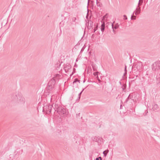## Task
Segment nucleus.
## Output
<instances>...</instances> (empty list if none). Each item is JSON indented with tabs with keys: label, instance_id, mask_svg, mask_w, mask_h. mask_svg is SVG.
Segmentation results:
<instances>
[{
	"label": "nucleus",
	"instance_id": "1",
	"mask_svg": "<svg viewBox=\"0 0 160 160\" xmlns=\"http://www.w3.org/2000/svg\"><path fill=\"white\" fill-rule=\"evenodd\" d=\"M105 28V24L103 23L101 26V30L102 31H103Z\"/></svg>",
	"mask_w": 160,
	"mask_h": 160
},
{
	"label": "nucleus",
	"instance_id": "2",
	"mask_svg": "<svg viewBox=\"0 0 160 160\" xmlns=\"http://www.w3.org/2000/svg\"><path fill=\"white\" fill-rule=\"evenodd\" d=\"M108 152V150L105 151L103 152V153L104 155L105 156H106Z\"/></svg>",
	"mask_w": 160,
	"mask_h": 160
},
{
	"label": "nucleus",
	"instance_id": "3",
	"mask_svg": "<svg viewBox=\"0 0 160 160\" xmlns=\"http://www.w3.org/2000/svg\"><path fill=\"white\" fill-rule=\"evenodd\" d=\"M66 111L65 110H62V112L61 113V114H64L65 113H66Z\"/></svg>",
	"mask_w": 160,
	"mask_h": 160
},
{
	"label": "nucleus",
	"instance_id": "4",
	"mask_svg": "<svg viewBox=\"0 0 160 160\" xmlns=\"http://www.w3.org/2000/svg\"><path fill=\"white\" fill-rule=\"evenodd\" d=\"M96 160H101L102 158L101 157H99L98 158H97L96 159Z\"/></svg>",
	"mask_w": 160,
	"mask_h": 160
},
{
	"label": "nucleus",
	"instance_id": "5",
	"mask_svg": "<svg viewBox=\"0 0 160 160\" xmlns=\"http://www.w3.org/2000/svg\"><path fill=\"white\" fill-rule=\"evenodd\" d=\"M132 19H135V16H132L131 18Z\"/></svg>",
	"mask_w": 160,
	"mask_h": 160
},
{
	"label": "nucleus",
	"instance_id": "6",
	"mask_svg": "<svg viewBox=\"0 0 160 160\" xmlns=\"http://www.w3.org/2000/svg\"><path fill=\"white\" fill-rule=\"evenodd\" d=\"M94 75L96 76L98 75V72H95L93 73Z\"/></svg>",
	"mask_w": 160,
	"mask_h": 160
},
{
	"label": "nucleus",
	"instance_id": "7",
	"mask_svg": "<svg viewBox=\"0 0 160 160\" xmlns=\"http://www.w3.org/2000/svg\"><path fill=\"white\" fill-rule=\"evenodd\" d=\"M124 19H127V18L126 17V16H125V15H124Z\"/></svg>",
	"mask_w": 160,
	"mask_h": 160
},
{
	"label": "nucleus",
	"instance_id": "8",
	"mask_svg": "<svg viewBox=\"0 0 160 160\" xmlns=\"http://www.w3.org/2000/svg\"><path fill=\"white\" fill-rule=\"evenodd\" d=\"M118 26H115V27H114V28H115V29H117V28H118Z\"/></svg>",
	"mask_w": 160,
	"mask_h": 160
}]
</instances>
